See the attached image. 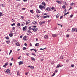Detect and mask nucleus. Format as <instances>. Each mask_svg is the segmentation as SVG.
Wrapping results in <instances>:
<instances>
[{
	"instance_id": "obj_55",
	"label": "nucleus",
	"mask_w": 77,
	"mask_h": 77,
	"mask_svg": "<svg viewBox=\"0 0 77 77\" xmlns=\"http://www.w3.org/2000/svg\"><path fill=\"white\" fill-rule=\"evenodd\" d=\"M11 61H14V59H13V58H12L11 59Z\"/></svg>"
},
{
	"instance_id": "obj_61",
	"label": "nucleus",
	"mask_w": 77,
	"mask_h": 77,
	"mask_svg": "<svg viewBox=\"0 0 77 77\" xmlns=\"http://www.w3.org/2000/svg\"><path fill=\"white\" fill-rule=\"evenodd\" d=\"M24 45L25 46H27V43H25Z\"/></svg>"
},
{
	"instance_id": "obj_6",
	"label": "nucleus",
	"mask_w": 77,
	"mask_h": 77,
	"mask_svg": "<svg viewBox=\"0 0 77 77\" xmlns=\"http://www.w3.org/2000/svg\"><path fill=\"white\" fill-rule=\"evenodd\" d=\"M40 25L41 26L42 24H44L45 23V21H43L42 22H40L39 23Z\"/></svg>"
},
{
	"instance_id": "obj_53",
	"label": "nucleus",
	"mask_w": 77,
	"mask_h": 77,
	"mask_svg": "<svg viewBox=\"0 0 77 77\" xmlns=\"http://www.w3.org/2000/svg\"><path fill=\"white\" fill-rule=\"evenodd\" d=\"M44 50V49H42V48H41L40 49V50Z\"/></svg>"
},
{
	"instance_id": "obj_47",
	"label": "nucleus",
	"mask_w": 77,
	"mask_h": 77,
	"mask_svg": "<svg viewBox=\"0 0 77 77\" xmlns=\"http://www.w3.org/2000/svg\"><path fill=\"white\" fill-rule=\"evenodd\" d=\"M62 18H63V16H60V20H61V19H62Z\"/></svg>"
},
{
	"instance_id": "obj_15",
	"label": "nucleus",
	"mask_w": 77,
	"mask_h": 77,
	"mask_svg": "<svg viewBox=\"0 0 77 77\" xmlns=\"http://www.w3.org/2000/svg\"><path fill=\"white\" fill-rule=\"evenodd\" d=\"M60 16V14H57L56 16V17L57 18H58Z\"/></svg>"
},
{
	"instance_id": "obj_19",
	"label": "nucleus",
	"mask_w": 77,
	"mask_h": 77,
	"mask_svg": "<svg viewBox=\"0 0 77 77\" xmlns=\"http://www.w3.org/2000/svg\"><path fill=\"white\" fill-rule=\"evenodd\" d=\"M16 45H17V46H20V44L18 42H17L16 43Z\"/></svg>"
},
{
	"instance_id": "obj_54",
	"label": "nucleus",
	"mask_w": 77,
	"mask_h": 77,
	"mask_svg": "<svg viewBox=\"0 0 77 77\" xmlns=\"http://www.w3.org/2000/svg\"><path fill=\"white\" fill-rule=\"evenodd\" d=\"M66 36L68 38L69 37V35L68 34H66Z\"/></svg>"
},
{
	"instance_id": "obj_50",
	"label": "nucleus",
	"mask_w": 77,
	"mask_h": 77,
	"mask_svg": "<svg viewBox=\"0 0 77 77\" xmlns=\"http://www.w3.org/2000/svg\"><path fill=\"white\" fill-rule=\"evenodd\" d=\"M51 9H52L53 10V9H54L55 8L54 7H52L51 8Z\"/></svg>"
},
{
	"instance_id": "obj_59",
	"label": "nucleus",
	"mask_w": 77,
	"mask_h": 77,
	"mask_svg": "<svg viewBox=\"0 0 77 77\" xmlns=\"http://www.w3.org/2000/svg\"><path fill=\"white\" fill-rule=\"evenodd\" d=\"M21 18H22V19H23V18H24V17H23V16H21Z\"/></svg>"
},
{
	"instance_id": "obj_27",
	"label": "nucleus",
	"mask_w": 77,
	"mask_h": 77,
	"mask_svg": "<svg viewBox=\"0 0 77 77\" xmlns=\"http://www.w3.org/2000/svg\"><path fill=\"white\" fill-rule=\"evenodd\" d=\"M66 8V6H65V5H63L62 6V8H63V9H65Z\"/></svg>"
},
{
	"instance_id": "obj_1",
	"label": "nucleus",
	"mask_w": 77,
	"mask_h": 77,
	"mask_svg": "<svg viewBox=\"0 0 77 77\" xmlns=\"http://www.w3.org/2000/svg\"><path fill=\"white\" fill-rule=\"evenodd\" d=\"M39 8H40L41 10H43V9H45V7L44 6H43L42 5H40L39 6Z\"/></svg>"
},
{
	"instance_id": "obj_31",
	"label": "nucleus",
	"mask_w": 77,
	"mask_h": 77,
	"mask_svg": "<svg viewBox=\"0 0 77 77\" xmlns=\"http://www.w3.org/2000/svg\"><path fill=\"white\" fill-rule=\"evenodd\" d=\"M28 29H29V30H32V29L31 27H29Z\"/></svg>"
},
{
	"instance_id": "obj_32",
	"label": "nucleus",
	"mask_w": 77,
	"mask_h": 77,
	"mask_svg": "<svg viewBox=\"0 0 77 77\" xmlns=\"http://www.w3.org/2000/svg\"><path fill=\"white\" fill-rule=\"evenodd\" d=\"M30 69H33L34 68V67L33 66H31L30 67Z\"/></svg>"
},
{
	"instance_id": "obj_37",
	"label": "nucleus",
	"mask_w": 77,
	"mask_h": 77,
	"mask_svg": "<svg viewBox=\"0 0 77 77\" xmlns=\"http://www.w3.org/2000/svg\"><path fill=\"white\" fill-rule=\"evenodd\" d=\"M12 50H11L10 51V52H9V55H10V54H11V53H12Z\"/></svg>"
},
{
	"instance_id": "obj_4",
	"label": "nucleus",
	"mask_w": 77,
	"mask_h": 77,
	"mask_svg": "<svg viewBox=\"0 0 77 77\" xmlns=\"http://www.w3.org/2000/svg\"><path fill=\"white\" fill-rule=\"evenodd\" d=\"M5 72H6L8 74H10V69H7L6 71H5Z\"/></svg>"
},
{
	"instance_id": "obj_18",
	"label": "nucleus",
	"mask_w": 77,
	"mask_h": 77,
	"mask_svg": "<svg viewBox=\"0 0 77 77\" xmlns=\"http://www.w3.org/2000/svg\"><path fill=\"white\" fill-rule=\"evenodd\" d=\"M21 24L20 23H18L17 24V26H18V27H20V26Z\"/></svg>"
},
{
	"instance_id": "obj_16",
	"label": "nucleus",
	"mask_w": 77,
	"mask_h": 77,
	"mask_svg": "<svg viewBox=\"0 0 77 77\" xmlns=\"http://www.w3.org/2000/svg\"><path fill=\"white\" fill-rule=\"evenodd\" d=\"M75 31V28H72V32H74Z\"/></svg>"
},
{
	"instance_id": "obj_43",
	"label": "nucleus",
	"mask_w": 77,
	"mask_h": 77,
	"mask_svg": "<svg viewBox=\"0 0 77 77\" xmlns=\"http://www.w3.org/2000/svg\"><path fill=\"white\" fill-rule=\"evenodd\" d=\"M54 75H55V73H54L52 75H51L52 77H53Z\"/></svg>"
},
{
	"instance_id": "obj_7",
	"label": "nucleus",
	"mask_w": 77,
	"mask_h": 77,
	"mask_svg": "<svg viewBox=\"0 0 77 77\" xmlns=\"http://www.w3.org/2000/svg\"><path fill=\"white\" fill-rule=\"evenodd\" d=\"M19 63V65H22L23 63V61H20L18 63Z\"/></svg>"
},
{
	"instance_id": "obj_29",
	"label": "nucleus",
	"mask_w": 77,
	"mask_h": 77,
	"mask_svg": "<svg viewBox=\"0 0 77 77\" xmlns=\"http://www.w3.org/2000/svg\"><path fill=\"white\" fill-rule=\"evenodd\" d=\"M30 12L31 13H32V14H33V10H31L30 11Z\"/></svg>"
},
{
	"instance_id": "obj_26",
	"label": "nucleus",
	"mask_w": 77,
	"mask_h": 77,
	"mask_svg": "<svg viewBox=\"0 0 77 77\" xmlns=\"http://www.w3.org/2000/svg\"><path fill=\"white\" fill-rule=\"evenodd\" d=\"M23 40L24 41H26V36H24L23 37Z\"/></svg>"
},
{
	"instance_id": "obj_57",
	"label": "nucleus",
	"mask_w": 77,
	"mask_h": 77,
	"mask_svg": "<svg viewBox=\"0 0 77 77\" xmlns=\"http://www.w3.org/2000/svg\"><path fill=\"white\" fill-rule=\"evenodd\" d=\"M66 15H67V14H66V13H65L64 15V17H65Z\"/></svg>"
},
{
	"instance_id": "obj_63",
	"label": "nucleus",
	"mask_w": 77,
	"mask_h": 77,
	"mask_svg": "<svg viewBox=\"0 0 77 77\" xmlns=\"http://www.w3.org/2000/svg\"><path fill=\"white\" fill-rule=\"evenodd\" d=\"M33 27H34V28L36 27V26H33Z\"/></svg>"
},
{
	"instance_id": "obj_22",
	"label": "nucleus",
	"mask_w": 77,
	"mask_h": 77,
	"mask_svg": "<svg viewBox=\"0 0 77 77\" xmlns=\"http://www.w3.org/2000/svg\"><path fill=\"white\" fill-rule=\"evenodd\" d=\"M25 24V23L24 22L22 23V26H24Z\"/></svg>"
},
{
	"instance_id": "obj_8",
	"label": "nucleus",
	"mask_w": 77,
	"mask_h": 77,
	"mask_svg": "<svg viewBox=\"0 0 77 77\" xmlns=\"http://www.w3.org/2000/svg\"><path fill=\"white\" fill-rule=\"evenodd\" d=\"M28 21H29V22H28V21H26V25H27L28 24H29V23H30V21L29 20H28Z\"/></svg>"
},
{
	"instance_id": "obj_25",
	"label": "nucleus",
	"mask_w": 77,
	"mask_h": 77,
	"mask_svg": "<svg viewBox=\"0 0 77 77\" xmlns=\"http://www.w3.org/2000/svg\"><path fill=\"white\" fill-rule=\"evenodd\" d=\"M26 48L25 47H23V50H26Z\"/></svg>"
},
{
	"instance_id": "obj_14",
	"label": "nucleus",
	"mask_w": 77,
	"mask_h": 77,
	"mask_svg": "<svg viewBox=\"0 0 77 77\" xmlns=\"http://www.w3.org/2000/svg\"><path fill=\"white\" fill-rule=\"evenodd\" d=\"M44 18H50V16H44Z\"/></svg>"
},
{
	"instance_id": "obj_23",
	"label": "nucleus",
	"mask_w": 77,
	"mask_h": 77,
	"mask_svg": "<svg viewBox=\"0 0 77 77\" xmlns=\"http://www.w3.org/2000/svg\"><path fill=\"white\" fill-rule=\"evenodd\" d=\"M27 32H28V33H32V32H31L30 31V30H28L27 31Z\"/></svg>"
},
{
	"instance_id": "obj_33",
	"label": "nucleus",
	"mask_w": 77,
	"mask_h": 77,
	"mask_svg": "<svg viewBox=\"0 0 77 77\" xmlns=\"http://www.w3.org/2000/svg\"><path fill=\"white\" fill-rule=\"evenodd\" d=\"M49 7H47V8L45 9V11H48L49 10Z\"/></svg>"
},
{
	"instance_id": "obj_64",
	"label": "nucleus",
	"mask_w": 77,
	"mask_h": 77,
	"mask_svg": "<svg viewBox=\"0 0 77 77\" xmlns=\"http://www.w3.org/2000/svg\"><path fill=\"white\" fill-rule=\"evenodd\" d=\"M57 72V70H56L55 71V72Z\"/></svg>"
},
{
	"instance_id": "obj_24",
	"label": "nucleus",
	"mask_w": 77,
	"mask_h": 77,
	"mask_svg": "<svg viewBox=\"0 0 77 77\" xmlns=\"http://www.w3.org/2000/svg\"><path fill=\"white\" fill-rule=\"evenodd\" d=\"M59 67H60V64H58L56 67V68H59Z\"/></svg>"
},
{
	"instance_id": "obj_49",
	"label": "nucleus",
	"mask_w": 77,
	"mask_h": 77,
	"mask_svg": "<svg viewBox=\"0 0 77 77\" xmlns=\"http://www.w3.org/2000/svg\"><path fill=\"white\" fill-rule=\"evenodd\" d=\"M62 2V1H60L59 2V4H61V2Z\"/></svg>"
},
{
	"instance_id": "obj_52",
	"label": "nucleus",
	"mask_w": 77,
	"mask_h": 77,
	"mask_svg": "<svg viewBox=\"0 0 77 77\" xmlns=\"http://www.w3.org/2000/svg\"><path fill=\"white\" fill-rule=\"evenodd\" d=\"M29 45H30V47H32V44L31 43H30L29 44Z\"/></svg>"
},
{
	"instance_id": "obj_39",
	"label": "nucleus",
	"mask_w": 77,
	"mask_h": 77,
	"mask_svg": "<svg viewBox=\"0 0 77 77\" xmlns=\"http://www.w3.org/2000/svg\"><path fill=\"white\" fill-rule=\"evenodd\" d=\"M15 23H13V24H11V26H15Z\"/></svg>"
},
{
	"instance_id": "obj_46",
	"label": "nucleus",
	"mask_w": 77,
	"mask_h": 77,
	"mask_svg": "<svg viewBox=\"0 0 77 77\" xmlns=\"http://www.w3.org/2000/svg\"><path fill=\"white\" fill-rule=\"evenodd\" d=\"M75 32H77V28H75Z\"/></svg>"
},
{
	"instance_id": "obj_10",
	"label": "nucleus",
	"mask_w": 77,
	"mask_h": 77,
	"mask_svg": "<svg viewBox=\"0 0 77 77\" xmlns=\"http://www.w3.org/2000/svg\"><path fill=\"white\" fill-rule=\"evenodd\" d=\"M36 11L37 13H41V11L38 9H36Z\"/></svg>"
},
{
	"instance_id": "obj_12",
	"label": "nucleus",
	"mask_w": 77,
	"mask_h": 77,
	"mask_svg": "<svg viewBox=\"0 0 77 77\" xmlns=\"http://www.w3.org/2000/svg\"><path fill=\"white\" fill-rule=\"evenodd\" d=\"M44 38H45V39H47L48 38V36L47 35H45V36Z\"/></svg>"
},
{
	"instance_id": "obj_34",
	"label": "nucleus",
	"mask_w": 77,
	"mask_h": 77,
	"mask_svg": "<svg viewBox=\"0 0 77 77\" xmlns=\"http://www.w3.org/2000/svg\"><path fill=\"white\" fill-rule=\"evenodd\" d=\"M49 10L48 11L49 12V11H51V8L50 7H49Z\"/></svg>"
},
{
	"instance_id": "obj_21",
	"label": "nucleus",
	"mask_w": 77,
	"mask_h": 77,
	"mask_svg": "<svg viewBox=\"0 0 77 77\" xmlns=\"http://www.w3.org/2000/svg\"><path fill=\"white\" fill-rule=\"evenodd\" d=\"M9 35L10 37H12V36H13V34L11 33L10 34H9Z\"/></svg>"
},
{
	"instance_id": "obj_3",
	"label": "nucleus",
	"mask_w": 77,
	"mask_h": 77,
	"mask_svg": "<svg viewBox=\"0 0 77 77\" xmlns=\"http://www.w3.org/2000/svg\"><path fill=\"white\" fill-rule=\"evenodd\" d=\"M27 29V26H26L24 27H23V31H26Z\"/></svg>"
},
{
	"instance_id": "obj_38",
	"label": "nucleus",
	"mask_w": 77,
	"mask_h": 77,
	"mask_svg": "<svg viewBox=\"0 0 77 77\" xmlns=\"http://www.w3.org/2000/svg\"><path fill=\"white\" fill-rule=\"evenodd\" d=\"M73 14H71L70 15V16L69 17V18H72V17H73Z\"/></svg>"
},
{
	"instance_id": "obj_11",
	"label": "nucleus",
	"mask_w": 77,
	"mask_h": 77,
	"mask_svg": "<svg viewBox=\"0 0 77 77\" xmlns=\"http://www.w3.org/2000/svg\"><path fill=\"white\" fill-rule=\"evenodd\" d=\"M35 47H38L39 46V43H36L35 44Z\"/></svg>"
},
{
	"instance_id": "obj_45",
	"label": "nucleus",
	"mask_w": 77,
	"mask_h": 77,
	"mask_svg": "<svg viewBox=\"0 0 77 77\" xmlns=\"http://www.w3.org/2000/svg\"><path fill=\"white\" fill-rule=\"evenodd\" d=\"M72 7H71V6H70V8H69V10H71V9H72Z\"/></svg>"
},
{
	"instance_id": "obj_20",
	"label": "nucleus",
	"mask_w": 77,
	"mask_h": 77,
	"mask_svg": "<svg viewBox=\"0 0 77 77\" xmlns=\"http://www.w3.org/2000/svg\"><path fill=\"white\" fill-rule=\"evenodd\" d=\"M3 14L2 12H0V17H2V16H3Z\"/></svg>"
},
{
	"instance_id": "obj_13",
	"label": "nucleus",
	"mask_w": 77,
	"mask_h": 77,
	"mask_svg": "<svg viewBox=\"0 0 77 77\" xmlns=\"http://www.w3.org/2000/svg\"><path fill=\"white\" fill-rule=\"evenodd\" d=\"M52 36L54 38H55V37H56V36H57V35L56 34H52Z\"/></svg>"
},
{
	"instance_id": "obj_35",
	"label": "nucleus",
	"mask_w": 77,
	"mask_h": 77,
	"mask_svg": "<svg viewBox=\"0 0 77 77\" xmlns=\"http://www.w3.org/2000/svg\"><path fill=\"white\" fill-rule=\"evenodd\" d=\"M32 55H33L34 56H36V55L35 54L33 53H32L31 54Z\"/></svg>"
},
{
	"instance_id": "obj_30",
	"label": "nucleus",
	"mask_w": 77,
	"mask_h": 77,
	"mask_svg": "<svg viewBox=\"0 0 77 77\" xmlns=\"http://www.w3.org/2000/svg\"><path fill=\"white\" fill-rule=\"evenodd\" d=\"M60 59H63V56H61L60 57Z\"/></svg>"
},
{
	"instance_id": "obj_60",
	"label": "nucleus",
	"mask_w": 77,
	"mask_h": 77,
	"mask_svg": "<svg viewBox=\"0 0 77 77\" xmlns=\"http://www.w3.org/2000/svg\"><path fill=\"white\" fill-rule=\"evenodd\" d=\"M17 75H20V73H19V72H17Z\"/></svg>"
},
{
	"instance_id": "obj_58",
	"label": "nucleus",
	"mask_w": 77,
	"mask_h": 77,
	"mask_svg": "<svg viewBox=\"0 0 77 77\" xmlns=\"http://www.w3.org/2000/svg\"><path fill=\"white\" fill-rule=\"evenodd\" d=\"M6 65H5V64L4 65H3V67H5V66H6Z\"/></svg>"
},
{
	"instance_id": "obj_9",
	"label": "nucleus",
	"mask_w": 77,
	"mask_h": 77,
	"mask_svg": "<svg viewBox=\"0 0 77 77\" xmlns=\"http://www.w3.org/2000/svg\"><path fill=\"white\" fill-rule=\"evenodd\" d=\"M32 24H34V25H36L37 24V22L35 21H33L32 22Z\"/></svg>"
},
{
	"instance_id": "obj_48",
	"label": "nucleus",
	"mask_w": 77,
	"mask_h": 77,
	"mask_svg": "<svg viewBox=\"0 0 77 77\" xmlns=\"http://www.w3.org/2000/svg\"><path fill=\"white\" fill-rule=\"evenodd\" d=\"M74 5V3L72 2L71 4H70L71 6H72Z\"/></svg>"
},
{
	"instance_id": "obj_36",
	"label": "nucleus",
	"mask_w": 77,
	"mask_h": 77,
	"mask_svg": "<svg viewBox=\"0 0 77 77\" xmlns=\"http://www.w3.org/2000/svg\"><path fill=\"white\" fill-rule=\"evenodd\" d=\"M5 38H6V39H9V38L8 36L6 37Z\"/></svg>"
},
{
	"instance_id": "obj_28",
	"label": "nucleus",
	"mask_w": 77,
	"mask_h": 77,
	"mask_svg": "<svg viewBox=\"0 0 77 77\" xmlns=\"http://www.w3.org/2000/svg\"><path fill=\"white\" fill-rule=\"evenodd\" d=\"M6 42L7 43V44H9V43H10V41H6Z\"/></svg>"
},
{
	"instance_id": "obj_40",
	"label": "nucleus",
	"mask_w": 77,
	"mask_h": 77,
	"mask_svg": "<svg viewBox=\"0 0 77 77\" xmlns=\"http://www.w3.org/2000/svg\"><path fill=\"white\" fill-rule=\"evenodd\" d=\"M11 21H12V22H13V23L15 22V20H14V19H12L11 20Z\"/></svg>"
},
{
	"instance_id": "obj_44",
	"label": "nucleus",
	"mask_w": 77,
	"mask_h": 77,
	"mask_svg": "<svg viewBox=\"0 0 77 77\" xmlns=\"http://www.w3.org/2000/svg\"><path fill=\"white\" fill-rule=\"evenodd\" d=\"M26 55H27V56H29V55H30V54H29V53H26Z\"/></svg>"
},
{
	"instance_id": "obj_17",
	"label": "nucleus",
	"mask_w": 77,
	"mask_h": 77,
	"mask_svg": "<svg viewBox=\"0 0 77 77\" xmlns=\"http://www.w3.org/2000/svg\"><path fill=\"white\" fill-rule=\"evenodd\" d=\"M31 59L32 60H33V61H35V59L32 57H31Z\"/></svg>"
},
{
	"instance_id": "obj_51",
	"label": "nucleus",
	"mask_w": 77,
	"mask_h": 77,
	"mask_svg": "<svg viewBox=\"0 0 77 77\" xmlns=\"http://www.w3.org/2000/svg\"><path fill=\"white\" fill-rule=\"evenodd\" d=\"M5 65L7 66V65H8V63H6L5 64Z\"/></svg>"
},
{
	"instance_id": "obj_62",
	"label": "nucleus",
	"mask_w": 77,
	"mask_h": 77,
	"mask_svg": "<svg viewBox=\"0 0 77 77\" xmlns=\"http://www.w3.org/2000/svg\"><path fill=\"white\" fill-rule=\"evenodd\" d=\"M20 57H21V56H20L19 57H18V59H21V58H20Z\"/></svg>"
},
{
	"instance_id": "obj_2",
	"label": "nucleus",
	"mask_w": 77,
	"mask_h": 77,
	"mask_svg": "<svg viewBox=\"0 0 77 77\" xmlns=\"http://www.w3.org/2000/svg\"><path fill=\"white\" fill-rule=\"evenodd\" d=\"M42 5L43 6H44V7H45V6L47 5V4H46L44 2H42Z\"/></svg>"
},
{
	"instance_id": "obj_56",
	"label": "nucleus",
	"mask_w": 77,
	"mask_h": 77,
	"mask_svg": "<svg viewBox=\"0 0 77 77\" xmlns=\"http://www.w3.org/2000/svg\"><path fill=\"white\" fill-rule=\"evenodd\" d=\"M21 6V4H19L17 5V7H19V6Z\"/></svg>"
},
{
	"instance_id": "obj_41",
	"label": "nucleus",
	"mask_w": 77,
	"mask_h": 77,
	"mask_svg": "<svg viewBox=\"0 0 77 77\" xmlns=\"http://www.w3.org/2000/svg\"><path fill=\"white\" fill-rule=\"evenodd\" d=\"M11 30H15V27H13V28H12Z\"/></svg>"
},
{
	"instance_id": "obj_5",
	"label": "nucleus",
	"mask_w": 77,
	"mask_h": 77,
	"mask_svg": "<svg viewBox=\"0 0 77 77\" xmlns=\"http://www.w3.org/2000/svg\"><path fill=\"white\" fill-rule=\"evenodd\" d=\"M38 28H36V29H32V30L33 31V32H36L37 30H38Z\"/></svg>"
},
{
	"instance_id": "obj_42",
	"label": "nucleus",
	"mask_w": 77,
	"mask_h": 77,
	"mask_svg": "<svg viewBox=\"0 0 77 77\" xmlns=\"http://www.w3.org/2000/svg\"><path fill=\"white\" fill-rule=\"evenodd\" d=\"M5 4H3L2 5V7H3V8H4V7H5Z\"/></svg>"
}]
</instances>
